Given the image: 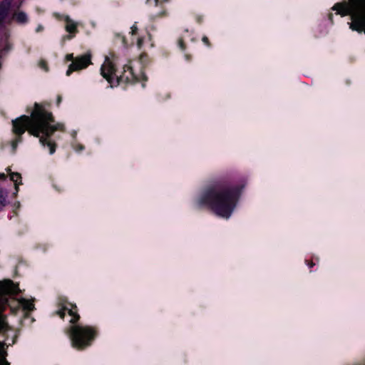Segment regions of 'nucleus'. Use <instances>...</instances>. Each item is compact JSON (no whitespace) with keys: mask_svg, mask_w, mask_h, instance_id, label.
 <instances>
[{"mask_svg":"<svg viewBox=\"0 0 365 365\" xmlns=\"http://www.w3.org/2000/svg\"><path fill=\"white\" fill-rule=\"evenodd\" d=\"M13 132L21 135L25 130L38 138L39 143L43 147H47L50 154L56 150V144L52 140V135L57 130L64 128L63 124L56 122L51 113L46 108L36 103L31 115H21L12 121Z\"/></svg>","mask_w":365,"mask_h":365,"instance_id":"f257e3e1","label":"nucleus"},{"mask_svg":"<svg viewBox=\"0 0 365 365\" xmlns=\"http://www.w3.org/2000/svg\"><path fill=\"white\" fill-rule=\"evenodd\" d=\"M243 187L238 185L225 189L209 188L195 197L194 204L198 207H207L217 216L228 219Z\"/></svg>","mask_w":365,"mask_h":365,"instance_id":"f03ea898","label":"nucleus"},{"mask_svg":"<svg viewBox=\"0 0 365 365\" xmlns=\"http://www.w3.org/2000/svg\"><path fill=\"white\" fill-rule=\"evenodd\" d=\"M332 9L341 16L350 15L351 21L349 24L352 31L365 34V0H348L339 2Z\"/></svg>","mask_w":365,"mask_h":365,"instance_id":"7ed1b4c3","label":"nucleus"},{"mask_svg":"<svg viewBox=\"0 0 365 365\" xmlns=\"http://www.w3.org/2000/svg\"><path fill=\"white\" fill-rule=\"evenodd\" d=\"M68 336L72 347L82 350L91 345L97 336V330L92 326L74 324L68 329Z\"/></svg>","mask_w":365,"mask_h":365,"instance_id":"20e7f679","label":"nucleus"},{"mask_svg":"<svg viewBox=\"0 0 365 365\" xmlns=\"http://www.w3.org/2000/svg\"><path fill=\"white\" fill-rule=\"evenodd\" d=\"M18 292V286L10 279L0 281V331L5 329L7 326L4 317L1 315L8 303L6 294H15Z\"/></svg>","mask_w":365,"mask_h":365,"instance_id":"39448f33","label":"nucleus"},{"mask_svg":"<svg viewBox=\"0 0 365 365\" xmlns=\"http://www.w3.org/2000/svg\"><path fill=\"white\" fill-rule=\"evenodd\" d=\"M115 61L113 58L106 57L101 68L102 76L110 84L111 87L119 83V74L115 68Z\"/></svg>","mask_w":365,"mask_h":365,"instance_id":"423d86ee","label":"nucleus"},{"mask_svg":"<svg viewBox=\"0 0 365 365\" xmlns=\"http://www.w3.org/2000/svg\"><path fill=\"white\" fill-rule=\"evenodd\" d=\"M56 314L62 319L64 318L66 314H68L70 317L69 322L71 323H75L79 319L76 306L67 302V300L64 299L59 301Z\"/></svg>","mask_w":365,"mask_h":365,"instance_id":"0eeeda50","label":"nucleus"},{"mask_svg":"<svg viewBox=\"0 0 365 365\" xmlns=\"http://www.w3.org/2000/svg\"><path fill=\"white\" fill-rule=\"evenodd\" d=\"M119 83L126 82V83H133L138 81H145L146 76L143 72L140 71L136 73L133 71V68L130 66H125L123 68V73L119 75Z\"/></svg>","mask_w":365,"mask_h":365,"instance_id":"6e6552de","label":"nucleus"},{"mask_svg":"<svg viewBox=\"0 0 365 365\" xmlns=\"http://www.w3.org/2000/svg\"><path fill=\"white\" fill-rule=\"evenodd\" d=\"M91 63V56L86 54L76 57L69 65L66 71V76H70L73 71H78L87 68Z\"/></svg>","mask_w":365,"mask_h":365,"instance_id":"1a4fd4ad","label":"nucleus"},{"mask_svg":"<svg viewBox=\"0 0 365 365\" xmlns=\"http://www.w3.org/2000/svg\"><path fill=\"white\" fill-rule=\"evenodd\" d=\"M6 173L9 175L10 180L14 183V195H16L19 192V186L22 184L21 175L19 173H14L11 171L9 168L6 169Z\"/></svg>","mask_w":365,"mask_h":365,"instance_id":"9d476101","label":"nucleus"},{"mask_svg":"<svg viewBox=\"0 0 365 365\" xmlns=\"http://www.w3.org/2000/svg\"><path fill=\"white\" fill-rule=\"evenodd\" d=\"M18 304L25 312H29L35 309L34 300L26 298L18 299Z\"/></svg>","mask_w":365,"mask_h":365,"instance_id":"9b49d317","label":"nucleus"},{"mask_svg":"<svg viewBox=\"0 0 365 365\" xmlns=\"http://www.w3.org/2000/svg\"><path fill=\"white\" fill-rule=\"evenodd\" d=\"M64 21L66 22V30L71 34L75 33L76 31L77 23L67 16L64 17Z\"/></svg>","mask_w":365,"mask_h":365,"instance_id":"f8f14e48","label":"nucleus"},{"mask_svg":"<svg viewBox=\"0 0 365 365\" xmlns=\"http://www.w3.org/2000/svg\"><path fill=\"white\" fill-rule=\"evenodd\" d=\"M14 19L19 23H24L27 20V16L25 13L19 11L14 14Z\"/></svg>","mask_w":365,"mask_h":365,"instance_id":"ddd939ff","label":"nucleus"},{"mask_svg":"<svg viewBox=\"0 0 365 365\" xmlns=\"http://www.w3.org/2000/svg\"><path fill=\"white\" fill-rule=\"evenodd\" d=\"M6 198V192L2 190H0V210H1L7 204Z\"/></svg>","mask_w":365,"mask_h":365,"instance_id":"4468645a","label":"nucleus"},{"mask_svg":"<svg viewBox=\"0 0 365 365\" xmlns=\"http://www.w3.org/2000/svg\"><path fill=\"white\" fill-rule=\"evenodd\" d=\"M0 365H9L5 360V351L4 350V345L0 343Z\"/></svg>","mask_w":365,"mask_h":365,"instance_id":"2eb2a0df","label":"nucleus"},{"mask_svg":"<svg viewBox=\"0 0 365 365\" xmlns=\"http://www.w3.org/2000/svg\"><path fill=\"white\" fill-rule=\"evenodd\" d=\"M38 65H39V67H40L41 69L44 70L45 71H48V67H47V65H46V62H45V61H41L39 62Z\"/></svg>","mask_w":365,"mask_h":365,"instance_id":"dca6fc26","label":"nucleus"},{"mask_svg":"<svg viewBox=\"0 0 365 365\" xmlns=\"http://www.w3.org/2000/svg\"><path fill=\"white\" fill-rule=\"evenodd\" d=\"M137 30H138V27H137L136 24H135L130 28V34L132 35L135 34L137 32Z\"/></svg>","mask_w":365,"mask_h":365,"instance_id":"f3484780","label":"nucleus"},{"mask_svg":"<svg viewBox=\"0 0 365 365\" xmlns=\"http://www.w3.org/2000/svg\"><path fill=\"white\" fill-rule=\"evenodd\" d=\"M21 139L20 138H17L16 140H14L13 142H12V147L14 149H16V146H17V144L20 142Z\"/></svg>","mask_w":365,"mask_h":365,"instance_id":"a211bd4d","label":"nucleus"},{"mask_svg":"<svg viewBox=\"0 0 365 365\" xmlns=\"http://www.w3.org/2000/svg\"><path fill=\"white\" fill-rule=\"evenodd\" d=\"M66 59L68 61H73L75 58H73V54H68L66 56Z\"/></svg>","mask_w":365,"mask_h":365,"instance_id":"6ab92c4d","label":"nucleus"},{"mask_svg":"<svg viewBox=\"0 0 365 365\" xmlns=\"http://www.w3.org/2000/svg\"><path fill=\"white\" fill-rule=\"evenodd\" d=\"M148 2L150 4H153L154 5H156L157 3H158V1L157 0H147Z\"/></svg>","mask_w":365,"mask_h":365,"instance_id":"aec40b11","label":"nucleus"},{"mask_svg":"<svg viewBox=\"0 0 365 365\" xmlns=\"http://www.w3.org/2000/svg\"><path fill=\"white\" fill-rule=\"evenodd\" d=\"M142 43H143V39H142V38H139L138 39L137 44H138V46L139 47H140V46H141V45H142Z\"/></svg>","mask_w":365,"mask_h":365,"instance_id":"412c9836","label":"nucleus"},{"mask_svg":"<svg viewBox=\"0 0 365 365\" xmlns=\"http://www.w3.org/2000/svg\"><path fill=\"white\" fill-rule=\"evenodd\" d=\"M202 41H203L205 44L209 45V43H208V38H207V37L204 36V37L202 38Z\"/></svg>","mask_w":365,"mask_h":365,"instance_id":"4be33fe9","label":"nucleus"},{"mask_svg":"<svg viewBox=\"0 0 365 365\" xmlns=\"http://www.w3.org/2000/svg\"><path fill=\"white\" fill-rule=\"evenodd\" d=\"M6 175L4 173H0V180H5Z\"/></svg>","mask_w":365,"mask_h":365,"instance_id":"5701e85b","label":"nucleus"},{"mask_svg":"<svg viewBox=\"0 0 365 365\" xmlns=\"http://www.w3.org/2000/svg\"><path fill=\"white\" fill-rule=\"evenodd\" d=\"M83 150V146L82 145H79L78 148V150Z\"/></svg>","mask_w":365,"mask_h":365,"instance_id":"b1692460","label":"nucleus"},{"mask_svg":"<svg viewBox=\"0 0 365 365\" xmlns=\"http://www.w3.org/2000/svg\"><path fill=\"white\" fill-rule=\"evenodd\" d=\"M61 101V97H58V103H59Z\"/></svg>","mask_w":365,"mask_h":365,"instance_id":"393cba45","label":"nucleus"},{"mask_svg":"<svg viewBox=\"0 0 365 365\" xmlns=\"http://www.w3.org/2000/svg\"><path fill=\"white\" fill-rule=\"evenodd\" d=\"M6 5H7V6H9V3L6 2Z\"/></svg>","mask_w":365,"mask_h":365,"instance_id":"a878e982","label":"nucleus"}]
</instances>
